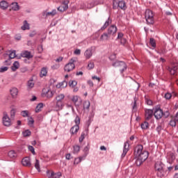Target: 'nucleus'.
<instances>
[{
	"label": "nucleus",
	"mask_w": 178,
	"mask_h": 178,
	"mask_svg": "<svg viewBox=\"0 0 178 178\" xmlns=\"http://www.w3.org/2000/svg\"><path fill=\"white\" fill-rule=\"evenodd\" d=\"M135 155L136 158L145 161L148 159V152L144 149V147L142 145H138L135 147Z\"/></svg>",
	"instance_id": "nucleus-1"
},
{
	"label": "nucleus",
	"mask_w": 178,
	"mask_h": 178,
	"mask_svg": "<svg viewBox=\"0 0 178 178\" xmlns=\"http://www.w3.org/2000/svg\"><path fill=\"white\" fill-rule=\"evenodd\" d=\"M77 62V58H71L69 63L65 65L64 70L65 72H67V73L74 70L76 65L75 63Z\"/></svg>",
	"instance_id": "nucleus-2"
},
{
	"label": "nucleus",
	"mask_w": 178,
	"mask_h": 178,
	"mask_svg": "<svg viewBox=\"0 0 178 178\" xmlns=\"http://www.w3.org/2000/svg\"><path fill=\"white\" fill-rule=\"evenodd\" d=\"M154 12L151 10H146L145 13V17L146 19V22L148 24H154L155 23V19L154 18Z\"/></svg>",
	"instance_id": "nucleus-3"
},
{
	"label": "nucleus",
	"mask_w": 178,
	"mask_h": 178,
	"mask_svg": "<svg viewBox=\"0 0 178 178\" xmlns=\"http://www.w3.org/2000/svg\"><path fill=\"white\" fill-rule=\"evenodd\" d=\"M113 67H118L120 73H123L125 70H127V65L123 61H115L113 63Z\"/></svg>",
	"instance_id": "nucleus-4"
},
{
	"label": "nucleus",
	"mask_w": 178,
	"mask_h": 178,
	"mask_svg": "<svg viewBox=\"0 0 178 178\" xmlns=\"http://www.w3.org/2000/svg\"><path fill=\"white\" fill-rule=\"evenodd\" d=\"M155 170L157 171V176L162 177L163 176V163L161 161H158L155 164Z\"/></svg>",
	"instance_id": "nucleus-5"
},
{
	"label": "nucleus",
	"mask_w": 178,
	"mask_h": 178,
	"mask_svg": "<svg viewBox=\"0 0 178 178\" xmlns=\"http://www.w3.org/2000/svg\"><path fill=\"white\" fill-rule=\"evenodd\" d=\"M116 33H118V27L115 25H111L108 27L107 33L110 37H116Z\"/></svg>",
	"instance_id": "nucleus-6"
},
{
	"label": "nucleus",
	"mask_w": 178,
	"mask_h": 178,
	"mask_svg": "<svg viewBox=\"0 0 178 178\" xmlns=\"http://www.w3.org/2000/svg\"><path fill=\"white\" fill-rule=\"evenodd\" d=\"M68 8H69V1L64 0L61 6H60L58 8V10H59V12H65V10H67Z\"/></svg>",
	"instance_id": "nucleus-7"
},
{
	"label": "nucleus",
	"mask_w": 178,
	"mask_h": 178,
	"mask_svg": "<svg viewBox=\"0 0 178 178\" xmlns=\"http://www.w3.org/2000/svg\"><path fill=\"white\" fill-rule=\"evenodd\" d=\"M3 124L6 127H9L11 124L10 118H9V115H8V113H3Z\"/></svg>",
	"instance_id": "nucleus-8"
},
{
	"label": "nucleus",
	"mask_w": 178,
	"mask_h": 178,
	"mask_svg": "<svg viewBox=\"0 0 178 178\" xmlns=\"http://www.w3.org/2000/svg\"><path fill=\"white\" fill-rule=\"evenodd\" d=\"M154 116V111L152 109H145V120H150Z\"/></svg>",
	"instance_id": "nucleus-9"
},
{
	"label": "nucleus",
	"mask_w": 178,
	"mask_h": 178,
	"mask_svg": "<svg viewBox=\"0 0 178 178\" xmlns=\"http://www.w3.org/2000/svg\"><path fill=\"white\" fill-rule=\"evenodd\" d=\"M154 116L156 119H162L163 117V111L161 108H156L154 113Z\"/></svg>",
	"instance_id": "nucleus-10"
},
{
	"label": "nucleus",
	"mask_w": 178,
	"mask_h": 178,
	"mask_svg": "<svg viewBox=\"0 0 178 178\" xmlns=\"http://www.w3.org/2000/svg\"><path fill=\"white\" fill-rule=\"evenodd\" d=\"M47 175L48 178H60L62 177V173L60 172L55 173L54 172L47 171Z\"/></svg>",
	"instance_id": "nucleus-11"
},
{
	"label": "nucleus",
	"mask_w": 178,
	"mask_h": 178,
	"mask_svg": "<svg viewBox=\"0 0 178 178\" xmlns=\"http://www.w3.org/2000/svg\"><path fill=\"white\" fill-rule=\"evenodd\" d=\"M10 92L12 98L16 99V98H17V95H19V89H17V88H12L10 90Z\"/></svg>",
	"instance_id": "nucleus-12"
},
{
	"label": "nucleus",
	"mask_w": 178,
	"mask_h": 178,
	"mask_svg": "<svg viewBox=\"0 0 178 178\" xmlns=\"http://www.w3.org/2000/svg\"><path fill=\"white\" fill-rule=\"evenodd\" d=\"M177 65H173L172 67H168V70L172 76L177 75Z\"/></svg>",
	"instance_id": "nucleus-13"
},
{
	"label": "nucleus",
	"mask_w": 178,
	"mask_h": 178,
	"mask_svg": "<svg viewBox=\"0 0 178 178\" xmlns=\"http://www.w3.org/2000/svg\"><path fill=\"white\" fill-rule=\"evenodd\" d=\"M111 40V36L108 33H104L100 36V41L102 42H106V41H109Z\"/></svg>",
	"instance_id": "nucleus-14"
},
{
	"label": "nucleus",
	"mask_w": 178,
	"mask_h": 178,
	"mask_svg": "<svg viewBox=\"0 0 178 178\" xmlns=\"http://www.w3.org/2000/svg\"><path fill=\"white\" fill-rule=\"evenodd\" d=\"M22 163L23 166H26L27 168L31 167V161L29 157H25L22 159Z\"/></svg>",
	"instance_id": "nucleus-15"
},
{
	"label": "nucleus",
	"mask_w": 178,
	"mask_h": 178,
	"mask_svg": "<svg viewBox=\"0 0 178 178\" xmlns=\"http://www.w3.org/2000/svg\"><path fill=\"white\" fill-rule=\"evenodd\" d=\"M176 159V156H175V154L172 152H168L167 154V161L168 163H173V161Z\"/></svg>",
	"instance_id": "nucleus-16"
},
{
	"label": "nucleus",
	"mask_w": 178,
	"mask_h": 178,
	"mask_svg": "<svg viewBox=\"0 0 178 178\" xmlns=\"http://www.w3.org/2000/svg\"><path fill=\"white\" fill-rule=\"evenodd\" d=\"M9 8V3L5 0H1L0 1V9L2 10H6Z\"/></svg>",
	"instance_id": "nucleus-17"
},
{
	"label": "nucleus",
	"mask_w": 178,
	"mask_h": 178,
	"mask_svg": "<svg viewBox=\"0 0 178 178\" xmlns=\"http://www.w3.org/2000/svg\"><path fill=\"white\" fill-rule=\"evenodd\" d=\"M10 10H14L15 12H17V10H20V6L17 2H13L10 5Z\"/></svg>",
	"instance_id": "nucleus-18"
},
{
	"label": "nucleus",
	"mask_w": 178,
	"mask_h": 178,
	"mask_svg": "<svg viewBox=\"0 0 178 178\" xmlns=\"http://www.w3.org/2000/svg\"><path fill=\"white\" fill-rule=\"evenodd\" d=\"M88 153H85V154L82 156H79L78 158L74 159V165H79L82 161V159H86V156H87Z\"/></svg>",
	"instance_id": "nucleus-19"
},
{
	"label": "nucleus",
	"mask_w": 178,
	"mask_h": 178,
	"mask_svg": "<svg viewBox=\"0 0 178 178\" xmlns=\"http://www.w3.org/2000/svg\"><path fill=\"white\" fill-rule=\"evenodd\" d=\"M129 142H126L124 145L123 153L122 154V158H124V156H126V154L129 152Z\"/></svg>",
	"instance_id": "nucleus-20"
},
{
	"label": "nucleus",
	"mask_w": 178,
	"mask_h": 178,
	"mask_svg": "<svg viewBox=\"0 0 178 178\" xmlns=\"http://www.w3.org/2000/svg\"><path fill=\"white\" fill-rule=\"evenodd\" d=\"M21 56L22 58H26L27 59H31L33 58V56L31 55V53L28 51H25L21 54Z\"/></svg>",
	"instance_id": "nucleus-21"
},
{
	"label": "nucleus",
	"mask_w": 178,
	"mask_h": 178,
	"mask_svg": "<svg viewBox=\"0 0 178 178\" xmlns=\"http://www.w3.org/2000/svg\"><path fill=\"white\" fill-rule=\"evenodd\" d=\"M86 59H90L92 56V50L91 49H87L84 53Z\"/></svg>",
	"instance_id": "nucleus-22"
},
{
	"label": "nucleus",
	"mask_w": 178,
	"mask_h": 178,
	"mask_svg": "<svg viewBox=\"0 0 178 178\" xmlns=\"http://www.w3.org/2000/svg\"><path fill=\"white\" fill-rule=\"evenodd\" d=\"M42 108H44V104L39 103L35 108V113H39V112H41V111H42Z\"/></svg>",
	"instance_id": "nucleus-23"
},
{
	"label": "nucleus",
	"mask_w": 178,
	"mask_h": 178,
	"mask_svg": "<svg viewBox=\"0 0 178 178\" xmlns=\"http://www.w3.org/2000/svg\"><path fill=\"white\" fill-rule=\"evenodd\" d=\"M66 87H67V81H63L56 85L57 88H66Z\"/></svg>",
	"instance_id": "nucleus-24"
},
{
	"label": "nucleus",
	"mask_w": 178,
	"mask_h": 178,
	"mask_svg": "<svg viewBox=\"0 0 178 178\" xmlns=\"http://www.w3.org/2000/svg\"><path fill=\"white\" fill-rule=\"evenodd\" d=\"M8 157L11 159H15V158H17V154L16 153V152H15V150H10V152H8Z\"/></svg>",
	"instance_id": "nucleus-25"
},
{
	"label": "nucleus",
	"mask_w": 178,
	"mask_h": 178,
	"mask_svg": "<svg viewBox=\"0 0 178 178\" xmlns=\"http://www.w3.org/2000/svg\"><path fill=\"white\" fill-rule=\"evenodd\" d=\"M19 67H20V63H19L17 61H15L13 64V66L11 67V70L13 72H16Z\"/></svg>",
	"instance_id": "nucleus-26"
},
{
	"label": "nucleus",
	"mask_w": 178,
	"mask_h": 178,
	"mask_svg": "<svg viewBox=\"0 0 178 178\" xmlns=\"http://www.w3.org/2000/svg\"><path fill=\"white\" fill-rule=\"evenodd\" d=\"M79 129L80 128L78 125H74L71 128L70 133H72V134H76Z\"/></svg>",
	"instance_id": "nucleus-27"
},
{
	"label": "nucleus",
	"mask_w": 178,
	"mask_h": 178,
	"mask_svg": "<svg viewBox=\"0 0 178 178\" xmlns=\"http://www.w3.org/2000/svg\"><path fill=\"white\" fill-rule=\"evenodd\" d=\"M54 94H55L54 91L48 89L45 93V97L46 98H52V97H54Z\"/></svg>",
	"instance_id": "nucleus-28"
},
{
	"label": "nucleus",
	"mask_w": 178,
	"mask_h": 178,
	"mask_svg": "<svg viewBox=\"0 0 178 178\" xmlns=\"http://www.w3.org/2000/svg\"><path fill=\"white\" fill-rule=\"evenodd\" d=\"M112 23V20L108 18L104 23V24L103 25V26L101 28V30H105V29H106V27H108V26H109V24H111Z\"/></svg>",
	"instance_id": "nucleus-29"
},
{
	"label": "nucleus",
	"mask_w": 178,
	"mask_h": 178,
	"mask_svg": "<svg viewBox=\"0 0 178 178\" xmlns=\"http://www.w3.org/2000/svg\"><path fill=\"white\" fill-rule=\"evenodd\" d=\"M22 30H30V24L27 23V21H24L23 26L21 27Z\"/></svg>",
	"instance_id": "nucleus-30"
},
{
	"label": "nucleus",
	"mask_w": 178,
	"mask_h": 178,
	"mask_svg": "<svg viewBox=\"0 0 178 178\" xmlns=\"http://www.w3.org/2000/svg\"><path fill=\"white\" fill-rule=\"evenodd\" d=\"M27 87H28L29 90H31V88H33V87H34V81H33V78H31V79H30L28 81Z\"/></svg>",
	"instance_id": "nucleus-31"
},
{
	"label": "nucleus",
	"mask_w": 178,
	"mask_h": 178,
	"mask_svg": "<svg viewBox=\"0 0 178 178\" xmlns=\"http://www.w3.org/2000/svg\"><path fill=\"white\" fill-rule=\"evenodd\" d=\"M144 162H145L144 160L140 159L139 157H136V165L137 166H141Z\"/></svg>",
	"instance_id": "nucleus-32"
},
{
	"label": "nucleus",
	"mask_w": 178,
	"mask_h": 178,
	"mask_svg": "<svg viewBox=\"0 0 178 178\" xmlns=\"http://www.w3.org/2000/svg\"><path fill=\"white\" fill-rule=\"evenodd\" d=\"M34 166L38 172H41L40 168V161H38V159H35V160Z\"/></svg>",
	"instance_id": "nucleus-33"
},
{
	"label": "nucleus",
	"mask_w": 178,
	"mask_h": 178,
	"mask_svg": "<svg viewBox=\"0 0 178 178\" xmlns=\"http://www.w3.org/2000/svg\"><path fill=\"white\" fill-rule=\"evenodd\" d=\"M56 99L58 102H62L63 99H65V95H58V96H56Z\"/></svg>",
	"instance_id": "nucleus-34"
},
{
	"label": "nucleus",
	"mask_w": 178,
	"mask_h": 178,
	"mask_svg": "<svg viewBox=\"0 0 178 178\" xmlns=\"http://www.w3.org/2000/svg\"><path fill=\"white\" fill-rule=\"evenodd\" d=\"M99 4V1L98 0H92V1L89 4L88 8H94V6H97V5Z\"/></svg>",
	"instance_id": "nucleus-35"
},
{
	"label": "nucleus",
	"mask_w": 178,
	"mask_h": 178,
	"mask_svg": "<svg viewBox=\"0 0 178 178\" xmlns=\"http://www.w3.org/2000/svg\"><path fill=\"white\" fill-rule=\"evenodd\" d=\"M118 5L120 9H126V3L124 1H120L118 2Z\"/></svg>",
	"instance_id": "nucleus-36"
},
{
	"label": "nucleus",
	"mask_w": 178,
	"mask_h": 178,
	"mask_svg": "<svg viewBox=\"0 0 178 178\" xmlns=\"http://www.w3.org/2000/svg\"><path fill=\"white\" fill-rule=\"evenodd\" d=\"M73 154H79V152H80V146L79 145H74L73 147V151H72Z\"/></svg>",
	"instance_id": "nucleus-37"
},
{
	"label": "nucleus",
	"mask_w": 178,
	"mask_h": 178,
	"mask_svg": "<svg viewBox=\"0 0 178 178\" xmlns=\"http://www.w3.org/2000/svg\"><path fill=\"white\" fill-rule=\"evenodd\" d=\"M149 44L153 48L156 47V42L155 41V39L151 38L149 40Z\"/></svg>",
	"instance_id": "nucleus-38"
},
{
	"label": "nucleus",
	"mask_w": 178,
	"mask_h": 178,
	"mask_svg": "<svg viewBox=\"0 0 178 178\" xmlns=\"http://www.w3.org/2000/svg\"><path fill=\"white\" fill-rule=\"evenodd\" d=\"M95 64H94V62L92 61H90L88 64V67H87V69L88 70H92V69H93L95 67Z\"/></svg>",
	"instance_id": "nucleus-39"
},
{
	"label": "nucleus",
	"mask_w": 178,
	"mask_h": 178,
	"mask_svg": "<svg viewBox=\"0 0 178 178\" xmlns=\"http://www.w3.org/2000/svg\"><path fill=\"white\" fill-rule=\"evenodd\" d=\"M22 135L24 137H29V136H31V131L30 130L27 129L22 132Z\"/></svg>",
	"instance_id": "nucleus-40"
},
{
	"label": "nucleus",
	"mask_w": 178,
	"mask_h": 178,
	"mask_svg": "<svg viewBox=\"0 0 178 178\" xmlns=\"http://www.w3.org/2000/svg\"><path fill=\"white\" fill-rule=\"evenodd\" d=\"M140 126L143 130H147V129H148L149 124L147 122L145 121Z\"/></svg>",
	"instance_id": "nucleus-41"
},
{
	"label": "nucleus",
	"mask_w": 178,
	"mask_h": 178,
	"mask_svg": "<svg viewBox=\"0 0 178 178\" xmlns=\"http://www.w3.org/2000/svg\"><path fill=\"white\" fill-rule=\"evenodd\" d=\"M9 58L10 59H15V58H16V51H12L10 52Z\"/></svg>",
	"instance_id": "nucleus-42"
},
{
	"label": "nucleus",
	"mask_w": 178,
	"mask_h": 178,
	"mask_svg": "<svg viewBox=\"0 0 178 178\" xmlns=\"http://www.w3.org/2000/svg\"><path fill=\"white\" fill-rule=\"evenodd\" d=\"M56 15V10H53L51 12H49L46 14V16H51V17H54Z\"/></svg>",
	"instance_id": "nucleus-43"
},
{
	"label": "nucleus",
	"mask_w": 178,
	"mask_h": 178,
	"mask_svg": "<svg viewBox=\"0 0 178 178\" xmlns=\"http://www.w3.org/2000/svg\"><path fill=\"white\" fill-rule=\"evenodd\" d=\"M90 108V101H85L83 102V109H88Z\"/></svg>",
	"instance_id": "nucleus-44"
},
{
	"label": "nucleus",
	"mask_w": 178,
	"mask_h": 178,
	"mask_svg": "<svg viewBox=\"0 0 178 178\" xmlns=\"http://www.w3.org/2000/svg\"><path fill=\"white\" fill-rule=\"evenodd\" d=\"M145 101L147 105H149V106L152 105V100L149 99L148 97L147 96L145 97Z\"/></svg>",
	"instance_id": "nucleus-45"
},
{
	"label": "nucleus",
	"mask_w": 178,
	"mask_h": 178,
	"mask_svg": "<svg viewBox=\"0 0 178 178\" xmlns=\"http://www.w3.org/2000/svg\"><path fill=\"white\" fill-rule=\"evenodd\" d=\"M28 124L30 126V127H33V125L34 124V119L33 118H29Z\"/></svg>",
	"instance_id": "nucleus-46"
},
{
	"label": "nucleus",
	"mask_w": 178,
	"mask_h": 178,
	"mask_svg": "<svg viewBox=\"0 0 178 178\" xmlns=\"http://www.w3.org/2000/svg\"><path fill=\"white\" fill-rule=\"evenodd\" d=\"M21 115L23 118H29V111H22Z\"/></svg>",
	"instance_id": "nucleus-47"
},
{
	"label": "nucleus",
	"mask_w": 178,
	"mask_h": 178,
	"mask_svg": "<svg viewBox=\"0 0 178 178\" xmlns=\"http://www.w3.org/2000/svg\"><path fill=\"white\" fill-rule=\"evenodd\" d=\"M69 86L70 87H76V86H77V82L76 81H70Z\"/></svg>",
	"instance_id": "nucleus-48"
},
{
	"label": "nucleus",
	"mask_w": 178,
	"mask_h": 178,
	"mask_svg": "<svg viewBox=\"0 0 178 178\" xmlns=\"http://www.w3.org/2000/svg\"><path fill=\"white\" fill-rule=\"evenodd\" d=\"M84 138H86V133L82 132L81 136L79 137V143H83Z\"/></svg>",
	"instance_id": "nucleus-49"
},
{
	"label": "nucleus",
	"mask_w": 178,
	"mask_h": 178,
	"mask_svg": "<svg viewBox=\"0 0 178 178\" xmlns=\"http://www.w3.org/2000/svg\"><path fill=\"white\" fill-rule=\"evenodd\" d=\"M74 122L76 124L75 126H79V124H80V117L79 115H76Z\"/></svg>",
	"instance_id": "nucleus-50"
},
{
	"label": "nucleus",
	"mask_w": 178,
	"mask_h": 178,
	"mask_svg": "<svg viewBox=\"0 0 178 178\" xmlns=\"http://www.w3.org/2000/svg\"><path fill=\"white\" fill-rule=\"evenodd\" d=\"M176 118L175 120H171L170 122V125L172 126V127H176Z\"/></svg>",
	"instance_id": "nucleus-51"
},
{
	"label": "nucleus",
	"mask_w": 178,
	"mask_h": 178,
	"mask_svg": "<svg viewBox=\"0 0 178 178\" xmlns=\"http://www.w3.org/2000/svg\"><path fill=\"white\" fill-rule=\"evenodd\" d=\"M29 149L31 151V152L33 154L35 155V151L34 150V147L31 145L28 146Z\"/></svg>",
	"instance_id": "nucleus-52"
},
{
	"label": "nucleus",
	"mask_w": 178,
	"mask_h": 178,
	"mask_svg": "<svg viewBox=\"0 0 178 178\" xmlns=\"http://www.w3.org/2000/svg\"><path fill=\"white\" fill-rule=\"evenodd\" d=\"M62 108V102H57L56 109L57 111Z\"/></svg>",
	"instance_id": "nucleus-53"
},
{
	"label": "nucleus",
	"mask_w": 178,
	"mask_h": 178,
	"mask_svg": "<svg viewBox=\"0 0 178 178\" xmlns=\"http://www.w3.org/2000/svg\"><path fill=\"white\" fill-rule=\"evenodd\" d=\"M9 68L8 67H1L0 68V73H3L5 72H7V70H8Z\"/></svg>",
	"instance_id": "nucleus-54"
},
{
	"label": "nucleus",
	"mask_w": 178,
	"mask_h": 178,
	"mask_svg": "<svg viewBox=\"0 0 178 178\" xmlns=\"http://www.w3.org/2000/svg\"><path fill=\"white\" fill-rule=\"evenodd\" d=\"M40 77H44L45 76V67H43L40 74Z\"/></svg>",
	"instance_id": "nucleus-55"
},
{
	"label": "nucleus",
	"mask_w": 178,
	"mask_h": 178,
	"mask_svg": "<svg viewBox=\"0 0 178 178\" xmlns=\"http://www.w3.org/2000/svg\"><path fill=\"white\" fill-rule=\"evenodd\" d=\"M127 42V40L124 38L120 39V43L122 44V45H126Z\"/></svg>",
	"instance_id": "nucleus-56"
},
{
	"label": "nucleus",
	"mask_w": 178,
	"mask_h": 178,
	"mask_svg": "<svg viewBox=\"0 0 178 178\" xmlns=\"http://www.w3.org/2000/svg\"><path fill=\"white\" fill-rule=\"evenodd\" d=\"M122 38H124V35L122 33L120 32V33H118L117 40H122Z\"/></svg>",
	"instance_id": "nucleus-57"
},
{
	"label": "nucleus",
	"mask_w": 178,
	"mask_h": 178,
	"mask_svg": "<svg viewBox=\"0 0 178 178\" xmlns=\"http://www.w3.org/2000/svg\"><path fill=\"white\" fill-rule=\"evenodd\" d=\"M15 39L17 40V41H20V40H22V35L20 34L15 35Z\"/></svg>",
	"instance_id": "nucleus-58"
},
{
	"label": "nucleus",
	"mask_w": 178,
	"mask_h": 178,
	"mask_svg": "<svg viewBox=\"0 0 178 178\" xmlns=\"http://www.w3.org/2000/svg\"><path fill=\"white\" fill-rule=\"evenodd\" d=\"M165 99H170L172 98V94L168 92L165 95Z\"/></svg>",
	"instance_id": "nucleus-59"
},
{
	"label": "nucleus",
	"mask_w": 178,
	"mask_h": 178,
	"mask_svg": "<svg viewBox=\"0 0 178 178\" xmlns=\"http://www.w3.org/2000/svg\"><path fill=\"white\" fill-rule=\"evenodd\" d=\"M167 51L165 49H161L159 51L160 55H165L166 54Z\"/></svg>",
	"instance_id": "nucleus-60"
},
{
	"label": "nucleus",
	"mask_w": 178,
	"mask_h": 178,
	"mask_svg": "<svg viewBox=\"0 0 178 178\" xmlns=\"http://www.w3.org/2000/svg\"><path fill=\"white\" fill-rule=\"evenodd\" d=\"M77 101H79V97L77 96H74L72 97V102H74V103L76 104V102H77Z\"/></svg>",
	"instance_id": "nucleus-61"
},
{
	"label": "nucleus",
	"mask_w": 178,
	"mask_h": 178,
	"mask_svg": "<svg viewBox=\"0 0 178 178\" xmlns=\"http://www.w3.org/2000/svg\"><path fill=\"white\" fill-rule=\"evenodd\" d=\"M74 54L75 55H80V54H81V50L80 49H76L74 51Z\"/></svg>",
	"instance_id": "nucleus-62"
},
{
	"label": "nucleus",
	"mask_w": 178,
	"mask_h": 178,
	"mask_svg": "<svg viewBox=\"0 0 178 178\" xmlns=\"http://www.w3.org/2000/svg\"><path fill=\"white\" fill-rule=\"evenodd\" d=\"M15 113H16V110L12 109V110L10 111L11 118H13V116H15Z\"/></svg>",
	"instance_id": "nucleus-63"
},
{
	"label": "nucleus",
	"mask_w": 178,
	"mask_h": 178,
	"mask_svg": "<svg viewBox=\"0 0 178 178\" xmlns=\"http://www.w3.org/2000/svg\"><path fill=\"white\" fill-rule=\"evenodd\" d=\"M163 116L165 118H169V111H165V113H163Z\"/></svg>",
	"instance_id": "nucleus-64"
}]
</instances>
